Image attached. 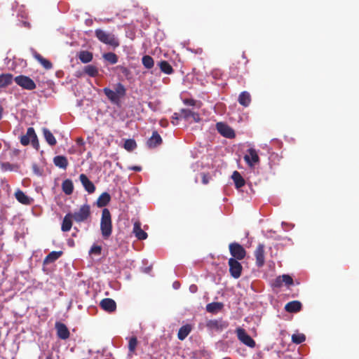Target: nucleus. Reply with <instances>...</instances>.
Instances as JSON below:
<instances>
[{"mask_svg":"<svg viewBox=\"0 0 359 359\" xmlns=\"http://www.w3.org/2000/svg\"><path fill=\"white\" fill-rule=\"evenodd\" d=\"M201 175L202 178V183L203 184H208L210 180V176L209 173L202 172Z\"/></svg>","mask_w":359,"mask_h":359,"instance_id":"49530a36","label":"nucleus"},{"mask_svg":"<svg viewBox=\"0 0 359 359\" xmlns=\"http://www.w3.org/2000/svg\"><path fill=\"white\" fill-rule=\"evenodd\" d=\"M79 58L83 63L90 62V52L87 50L81 51L79 54Z\"/></svg>","mask_w":359,"mask_h":359,"instance_id":"a19ab883","label":"nucleus"},{"mask_svg":"<svg viewBox=\"0 0 359 359\" xmlns=\"http://www.w3.org/2000/svg\"><path fill=\"white\" fill-rule=\"evenodd\" d=\"M182 117L186 121L189 120V118H192L193 121L195 123H198L201 121L200 115L198 112L194 111L189 109H181Z\"/></svg>","mask_w":359,"mask_h":359,"instance_id":"4468645a","label":"nucleus"},{"mask_svg":"<svg viewBox=\"0 0 359 359\" xmlns=\"http://www.w3.org/2000/svg\"><path fill=\"white\" fill-rule=\"evenodd\" d=\"M244 160L250 167H254L255 165L259 162L257 151L253 148L248 149L247 154L244 156Z\"/></svg>","mask_w":359,"mask_h":359,"instance_id":"1a4fd4ad","label":"nucleus"},{"mask_svg":"<svg viewBox=\"0 0 359 359\" xmlns=\"http://www.w3.org/2000/svg\"><path fill=\"white\" fill-rule=\"evenodd\" d=\"M291 339L294 344H300L306 340V336L302 333L293 334Z\"/></svg>","mask_w":359,"mask_h":359,"instance_id":"58836bf2","label":"nucleus"},{"mask_svg":"<svg viewBox=\"0 0 359 359\" xmlns=\"http://www.w3.org/2000/svg\"><path fill=\"white\" fill-rule=\"evenodd\" d=\"M238 101L241 105L247 107L251 102V96L248 92L243 91L239 95Z\"/></svg>","mask_w":359,"mask_h":359,"instance_id":"aec40b11","label":"nucleus"},{"mask_svg":"<svg viewBox=\"0 0 359 359\" xmlns=\"http://www.w3.org/2000/svg\"><path fill=\"white\" fill-rule=\"evenodd\" d=\"M255 259H256V265L258 267H262L264 265L265 263V257H264V245L262 243H259L255 252H254Z\"/></svg>","mask_w":359,"mask_h":359,"instance_id":"f8f14e48","label":"nucleus"},{"mask_svg":"<svg viewBox=\"0 0 359 359\" xmlns=\"http://www.w3.org/2000/svg\"><path fill=\"white\" fill-rule=\"evenodd\" d=\"M90 215V206L87 204L82 205L80 209L74 214L72 216L74 217V219L76 222H81L84 220L87 219Z\"/></svg>","mask_w":359,"mask_h":359,"instance_id":"6e6552de","label":"nucleus"},{"mask_svg":"<svg viewBox=\"0 0 359 359\" xmlns=\"http://www.w3.org/2000/svg\"><path fill=\"white\" fill-rule=\"evenodd\" d=\"M116 69H119L120 72L126 76H128L130 73V70L123 66L118 65L116 67Z\"/></svg>","mask_w":359,"mask_h":359,"instance_id":"de8ad7c7","label":"nucleus"},{"mask_svg":"<svg viewBox=\"0 0 359 359\" xmlns=\"http://www.w3.org/2000/svg\"><path fill=\"white\" fill-rule=\"evenodd\" d=\"M30 142L34 148L39 149V142L35 130L32 127L28 128L26 135H22L20 138V143L24 146L28 145Z\"/></svg>","mask_w":359,"mask_h":359,"instance_id":"7ed1b4c3","label":"nucleus"},{"mask_svg":"<svg viewBox=\"0 0 359 359\" xmlns=\"http://www.w3.org/2000/svg\"><path fill=\"white\" fill-rule=\"evenodd\" d=\"M62 255V251H52L44 259L43 264L53 263L59 259Z\"/></svg>","mask_w":359,"mask_h":359,"instance_id":"4be33fe9","label":"nucleus"},{"mask_svg":"<svg viewBox=\"0 0 359 359\" xmlns=\"http://www.w3.org/2000/svg\"><path fill=\"white\" fill-rule=\"evenodd\" d=\"M72 219H74V217L71 213H68L65 216L61 226L62 231H69L71 229L72 226Z\"/></svg>","mask_w":359,"mask_h":359,"instance_id":"412c9836","label":"nucleus"},{"mask_svg":"<svg viewBox=\"0 0 359 359\" xmlns=\"http://www.w3.org/2000/svg\"><path fill=\"white\" fill-rule=\"evenodd\" d=\"M183 103L187 106H197L198 108L201 106V103L191 98H187L183 100Z\"/></svg>","mask_w":359,"mask_h":359,"instance_id":"79ce46f5","label":"nucleus"},{"mask_svg":"<svg viewBox=\"0 0 359 359\" xmlns=\"http://www.w3.org/2000/svg\"><path fill=\"white\" fill-rule=\"evenodd\" d=\"M180 117H179V114L177 113H174L172 116V123L175 126L177 124V121L179 120Z\"/></svg>","mask_w":359,"mask_h":359,"instance_id":"8fccbe9b","label":"nucleus"},{"mask_svg":"<svg viewBox=\"0 0 359 359\" xmlns=\"http://www.w3.org/2000/svg\"><path fill=\"white\" fill-rule=\"evenodd\" d=\"M100 229L104 238H108L112 232L111 216L107 208H104L102 212L100 221Z\"/></svg>","mask_w":359,"mask_h":359,"instance_id":"f257e3e1","label":"nucleus"},{"mask_svg":"<svg viewBox=\"0 0 359 359\" xmlns=\"http://www.w3.org/2000/svg\"><path fill=\"white\" fill-rule=\"evenodd\" d=\"M162 143V138L157 131H154L151 137L147 141V146L149 148H155Z\"/></svg>","mask_w":359,"mask_h":359,"instance_id":"f3484780","label":"nucleus"},{"mask_svg":"<svg viewBox=\"0 0 359 359\" xmlns=\"http://www.w3.org/2000/svg\"><path fill=\"white\" fill-rule=\"evenodd\" d=\"M34 57L46 69H50L53 67V64L37 52H34Z\"/></svg>","mask_w":359,"mask_h":359,"instance_id":"393cba45","label":"nucleus"},{"mask_svg":"<svg viewBox=\"0 0 359 359\" xmlns=\"http://www.w3.org/2000/svg\"><path fill=\"white\" fill-rule=\"evenodd\" d=\"M53 162L57 167L62 169H66L68 165L67 158L64 156H56Z\"/></svg>","mask_w":359,"mask_h":359,"instance_id":"c85d7f7f","label":"nucleus"},{"mask_svg":"<svg viewBox=\"0 0 359 359\" xmlns=\"http://www.w3.org/2000/svg\"><path fill=\"white\" fill-rule=\"evenodd\" d=\"M174 285H175V286H177V285H179V283H174Z\"/></svg>","mask_w":359,"mask_h":359,"instance_id":"680f3d73","label":"nucleus"},{"mask_svg":"<svg viewBox=\"0 0 359 359\" xmlns=\"http://www.w3.org/2000/svg\"><path fill=\"white\" fill-rule=\"evenodd\" d=\"M142 62L144 67L148 69L154 67V59L149 55H144L142 58Z\"/></svg>","mask_w":359,"mask_h":359,"instance_id":"c9c22d12","label":"nucleus"},{"mask_svg":"<svg viewBox=\"0 0 359 359\" xmlns=\"http://www.w3.org/2000/svg\"><path fill=\"white\" fill-rule=\"evenodd\" d=\"M15 82L21 88L28 90H32L36 86L34 81L29 76L20 75L14 79Z\"/></svg>","mask_w":359,"mask_h":359,"instance_id":"39448f33","label":"nucleus"},{"mask_svg":"<svg viewBox=\"0 0 359 359\" xmlns=\"http://www.w3.org/2000/svg\"><path fill=\"white\" fill-rule=\"evenodd\" d=\"M90 189H90L91 190V193H93L95 191V185L92 182H91V185H90Z\"/></svg>","mask_w":359,"mask_h":359,"instance_id":"13d9d810","label":"nucleus"},{"mask_svg":"<svg viewBox=\"0 0 359 359\" xmlns=\"http://www.w3.org/2000/svg\"><path fill=\"white\" fill-rule=\"evenodd\" d=\"M110 199V195L107 192H104L97 198L96 205L100 208L104 207L109 203Z\"/></svg>","mask_w":359,"mask_h":359,"instance_id":"cd10ccee","label":"nucleus"},{"mask_svg":"<svg viewBox=\"0 0 359 359\" xmlns=\"http://www.w3.org/2000/svg\"><path fill=\"white\" fill-rule=\"evenodd\" d=\"M100 305L103 310L109 313L114 312L116 309V304L115 301L110 298L103 299L100 302Z\"/></svg>","mask_w":359,"mask_h":359,"instance_id":"2eb2a0df","label":"nucleus"},{"mask_svg":"<svg viewBox=\"0 0 359 359\" xmlns=\"http://www.w3.org/2000/svg\"><path fill=\"white\" fill-rule=\"evenodd\" d=\"M228 264L231 276L236 279L240 278L242 273L243 266L238 260L234 258H230Z\"/></svg>","mask_w":359,"mask_h":359,"instance_id":"0eeeda50","label":"nucleus"},{"mask_svg":"<svg viewBox=\"0 0 359 359\" xmlns=\"http://www.w3.org/2000/svg\"><path fill=\"white\" fill-rule=\"evenodd\" d=\"M13 77L11 74H0V88H5L11 85L13 82Z\"/></svg>","mask_w":359,"mask_h":359,"instance_id":"5701e85b","label":"nucleus"},{"mask_svg":"<svg viewBox=\"0 0 359 359\" xmlns=\"http://www.w3.org/2000/svg\"><path fill=\"white\" fill-rule=\"evenodd\" d=\"M104 95L107 98L114 104H118L120 102L119 98L116 95L114 90H111L109 88H104L103 89Z\"/></svg>","mask_w":359,"mask_h":359,"instance_id":"bb28decb","label":"nucleus"},{"mask_svg":"<svg viewBox=\"0 0 359 359\" xmlns=\"http://www.w3.org/2000/svg\"><path fill=\"white\" fill-rule=\"evenodd\" d=\"M190 289H191V290L192 292H194V289H195V290L196 289V285H191V286L190 287Z\"/></svg>","mask_w":359,"mask_h":359,"instance_id":"052dcab7","label":"nucleus"},{"mask_svg":"<svg viewBox=\"0 0 359 359\" xmlns=\"http://www.w3.org/2000/svg\"><path fill=\"white\" fill-rule=\"evenodd\" d=\"M216 128L217 131L223 136L226 138H233L235 137L234 130L229 126L227 124L219 122L216 124Z\"/></svg>","mask_w":359,"mask_h":359,"instance_id":"9d476101","label":"nucleus"},{"mask_svg":"<svg viewBox=\"0 0 359 359\" xmlns=\"http://www.w3.org/2000/svg\"><path fill=\"white\" fill-rule=\"evenodd\" d=\"M283 284L281 276H279L273 281L272 286L274 287H280Z\"/></svg>","mask_w":359,"mask_h":359,"instance_id":"a18cd8bd","label":"nucleus"},{"mask_svg":"<svg viewBox=\"0 0 359 359\" xmlns=\"http://www.w3.org/2000/svg\"><path fill=\"white\" fill-rule=\"evenodd\" d=\"M191 326L189 324L182 326L177 333V337L180 340H184L191 332Z\"/></svg>","mask_w":359,"mask_h":359,"instance_id":"c756f323","label":"nucleus"},{"mask_svg":"<svg viewBox=\"0 0 359 359\" xmlns=\"http://www.w3.org/2000/svg\"><path fill=\"white\" fill-rule=\"evenodd\" d=\"M103 58L111 65H114L118 62V56L111 52L104 53Z\"/></svg>","mask_w":359,"mask_h":359,"instance_id":"f704fd0d","label":"nucleus"},{"mask_svg":"<svg viewBox=\"0 0 359 359\" xmlns=\"http://www.w3.org/2000/svg\"><path fill=\"white\" fill-rule=\"evenodd\" d=\"M62 191L65 194H67V195L72 194L74 191V186H73L72 181L69 179L64 180L62 184Z\"/></svg>","mask_w":359,"mask_h":359,"instance_id":"2f4dec72","label":"nucleus"},{"mask_svg":"<svg viewBox=\"0 0 359 359\" xmlns=\"http://www.w3.org/2000/svg\"><path fill=\"white\" fill-rule=\"evenodd\" d=\"M237 337L243 344L250 348H254L256 345L255 340L246 332L245 329L238 327L236 330Z\"/></svg>","mask_w":359,"mask_h":359,"instance_id":"423d86ee","label":"nucleus"},{"mask_svg":"<svg viewBox=\"0 0 359 359\" xmlns=\"http://www.w3.org/2000/svg\"><path fill=\"white\" fill-rule=\"evenodd\" d=\"M102 251V248L100 246L93 245L91 246V254L100 255Z\"/></svg>","mask_w":359,"mask_h":359,"instance_id":"09e8293b","label":"nucleus"},{"mask_svg":"<svg viewBox=\"0 0 359 359\" xmlns=\"http://www.w3.org/2000/svg\"><path fill=\"white\" fill-rule=\"evenodd\" d=\"M88 75L90 76V65H86L82 71H77L76 76L79 77Z\"/></svg>","mask_w":359,"mask_h":359,"instance_id":"c03bdc74","label":"nucleus"},{"mask_svg":"<svg viewBox=\"0 0 359 359\" xmlns=\"http://www.w3.org/2000/svg\"><path fill=\"white\" fill-rule=\"evenodd\" d=\"M97 74V69L95 67L91 65V76H95Z\"/></svg>","mask_w":359,"mask_h":359,"instance_id":"3c124183","label":"nucleus"},{"mask_svg":"<svg viewBox=\"0 0 359 359\" xmlns=\"http://www.w3.org/2000/svg\"><path fill=\"white\" fill-rule=\"evenodd\" d=\"M137 339L136 337H132L128 341V356L132 357L135 353L136 347L137 346Z\"/></svg>","mask_w":359,"mask_h":359,"instance_id":"72a5a7b5","label":"nucleus"},{"mask_svg":"<svg viewBox=\"0 0 359 359\" xmlns=\"http://www.w3.org/2000/svg\"><path fill=\"white\" fill-rule=\"evenodd\" d=\"M207 327L210 330L219 331L222 330L228 327V323L222 319L210 320L206 323Z\"/></svg>","mask_w":359,"mask_h":359,"instance_id":"9b49d317","label":"nucleus"},{"mask_svg":"<svg viewBox=\"0 0 359 359\" xmlns=\"http://www.w3.org/2000/svg\"><path fill=\"white\" fill-rule=\"evenodd\" d=\"M115 93L116 94V95L118 96V97L120 99L121 97H123L126 95V88L124 87V86L121 83H118L116 85V88H115Z\"/></svg>","mask_w":359,"mask_h":359,"instance_id":"4c0bfd02","label":"nucleus"},{"mask_svg":"<svg viewBox=\"0 0 359 359\" xmlns=\"http://www.w3.org/2000/svg\"><path fill=\"white\" fill-rule=\"evenodd\" d=\"M160 125L161 126L165 128L168 125V121L165 119H162L160 121Z\"/></svg>","mask_w":359,"mask_h":359,"instance_id":"603ef678","label":"nucleus"},{"mask_svg":"<svg viewBox=\"0 0 359 359\" xmlns=\"http://www.w3.org/2000/svg\"><path fill=\"white\" fill-rule=\"evenodd\" d=\"M55 327L57 332V336L59 339L65 340L69 337V331L64 323L56 322L55 324Z\"/></svg>","mask_w":359,"mask_h":359,"instance_id":"ddd939ff","label":"nucleus"},{"mask_svg":"<svg viewBox=\"0 0 359 359\" xmlns=\"http://www.w3.org/2000/svg\"><path fill=\"white\" fill-rule=\"evenodd\" d=\"M95 35L101 42L105 44L109 45L114 48H116L119 46L118 40L112 34L98 29L95 30Z\"/></svg>","mask_w":359,"mask_h":359,"instance_id":"f03ea898","label":"nucleus"},{"mask_svg":"<svg viewBox=\"0 0 359 359\" xmlns=\"http://www.w3.org/2000/svg\"><path fill=\"white\" fill-rule=\"evenodd\" d=\"M224 306L222 302H212L206 306V311L209 313H215L221 311Z\"/></svg>","mask_w":359,"mask_h":359,"instance_id":"7c9ffc66","label":"nucleus"},{"mask_svg":"<svg viewBox=\"0 0 359 359\" xmlns=\"http://www.w3.org/2000/svg\"><path fill=\"white\" fill-rule=\"evenodd\" d=\"M42 132L47 143L50 146H55L57 141L50 130L46 128H43Z\"/></svg>","mask_w":359,"mask_h":359,"instance_id":"a878e982","label":"nucleus"},{"mask_svg":"<svg viewBox=\"0 0 359 359\" xmlns=\"http://www.w3.org/2000/svg\"><path fill=\"white\" fill-rule=\"evenodd\" d=\"M231 178L233 180L235 186L237 189L241 188L245 184V181L243 177L241 176L240 172L236 170L233 172Z\"/></svg>","mask_w":359,"mask_h":359,"instance_id":"b1692460","label":"nucleus"},{"mask_svg":"<svg viewBox=\"0 0 359 359\" xmlns=\"http://www.w3.org/2000/svg\"><path fill=\"white\" fill-rule=\"evenodd\" d=\"M79 179L82 184L83 185L85 189L88 193H90V180L88 179V177L84 174H81L79 176Z\"/></svg>","mask_w":359,"mask_h":359,"instance_id":"ea45409f","label":"nucleus"},{"mask_svg":"<svg viewBox=\"0 0 359 359\" xmlns=\"http://www.w3.org/2000/svg\"><path fill=\"white\" fill-rule=\"evenodd\" d=\"M283 359H295L294 358H293L292 355H285Z\"/></svg>","mask_w":359,"mask_h":359,"instance_id":"4d7b16f0","label":"nucleus"},{"mask_svg":"<svg viewBox=\"0 0 359 359\" xmlns=\"http://www.w3.org/2000/svg\"><path fill=\"white\" fill-rule=\"evenodd\" d=\"M302 303L299 301H292L285 306V310L289 313H297L302 309Z\"/></svg>","mask_w":359,"mask_h":359,"instance_id":"a211bd4d","label":"nucleus"},{"mask_svg":"<svg viewBox=\"0 0 359 359\" xmlns=\"http://www.w3.org/2000/svg\"><path fill=\"white\" fill-rule=\"evenodd\" d=\"M15 197L17 201L23 205H29L32 201L29 196H27L22 191L18 189L15 193Z\"/></svg>","mask_w":359,"mask_h":359,"instance_id":"6ab92c4d","label":"nucleus"},{"mask_svg":"<svg viewBox=\"0 0 359 359\" xmlns=\"http://www.w3.org/2000/svg\"><path fill=\"white\" fill-rule=\"evenodd\" d=\"M137 147V144L135 141L133 139H128L125 140L123 144V148L128 151H132Z\"/></svg>","mask_w":359,"mask_h":359,"instance_id":"e433bc0d","label":"nucleus"},{"mask_svg":"<svg viewBox=\"0 0 359 359\" xmlns=\"http://www.w3.org/2000/svg\"><path fill=\"white\" fill-rule=\"evenodd\" d=\"M174 285H175V286H177V285H179V283H174Z\"/></svg>","mask_w":359,"mask_h":359,"instance_id":"e2e57ef3","label":"nucleus"},{"mask_svg":"<svg viewBox=\"0 0 359 359\" xmlns=\"http://www.w3.org/2000/svg\"><path fill=\"white\" fill-rule=\"evenodd\" d=\"M130 169L136 172H140L142 170V168L140 166H133Z\"/></svg>","mask_w":359,"mask_h":359,"instance_id":"864d4df0","label":"nucleus"},{"mask_svg":"<svg viewBox=\"0 0 359 359\" xmlns=\"http://www.w3.org/2000/svg\"><path fill=\"white\" fill-rule=\"evenodd\" d=\"M133 233L138 240H145L148 235L141 228V223L139 221H136L134 223Z\"/></svg>","mask_w":359,"mask_h":359,"instance_id":"dca6fc26","label":"nucleus"},{"mask_svg":"<svg viewBox=\"0 0 359 359\" xmlns=\"http://www.w3.org/2000/svg\"><path fill=\"white\" fill-rule=\"evenodd\" d=\"M229 249L231 258H234L236 260H242L246 256V250L245 248L238 243L233 242L229 245Z\"/></svg>","mask_w":359,"mask_h":359,"instance_id":"20e7f679","label":"nucleus"},{"mask_svg":"<svg viewBox=\"0 0 359 359\" xmlns=\"http://www.w3.org/2000/svg\"><path fill=\"white\" fill-rule=\"evenodd\" d=\"M282 281L283 283H285V285L290 286L293 284V279L292 278L287 274H284L281 276Z\"/></svg>","mask_w":359,"mask_h":359,"instance_id":"37998d69","label":"nucleus"},{"mask_svg":"<svg viewBox=\"0 0 359 359\" xmlns=\"http://www.w3.org/2000/svg\"><path fill=\"white\" fill-rule=\"evenodd\" d=\"M241 57L243 58V60H244V64L246 65L248 61L244 53H242Z\"/></svg>","mask_w":359,"mask_h":359,"instance_id":"6e6d98bb","label":"nucleus"},{"mask_svg":"<svg viewBox=\"0 0 359 359\" xmlns=\"http://www.w3.org/2000/svg\"><path fill=\"white\" fill-rule=\"evenodd\" d=\"M76 142L79 145H83L84 144L83 140L81 137L77 138Z\"/></svg>","mask_w":359,"mask_h":359,"instance_id":"5fc2aeb1","label":"nucleus"},{"mask_svg":"<svg viewBox=\"0 0 359 359\" xmlns=\"http://www.w3.org/2000/svg\"><path fill=\"white\" fill-rule=\"evenodd\" d=\"M23 25L28 28L30 27V24L27 22H23Z\"/></svg>","mask_w":359,"mask_h":359,"instance_id":"bf43d9fd","label":"nucleus"},{"mask_svg":"<svg viewBox=\"0 0 359 359\" xmlns=\"http://www.w3.org/2000/svg\"><path fill=\"white\" fill-rule=\"evenodd\" d=\"M161 71L166 74H171L174 70L168 61L162 60L158 64Z\"/></svg>","mask_w":359,"mask_h":359,"instance_id":"473e14b6","label":"nucleus"}]
</instances>
